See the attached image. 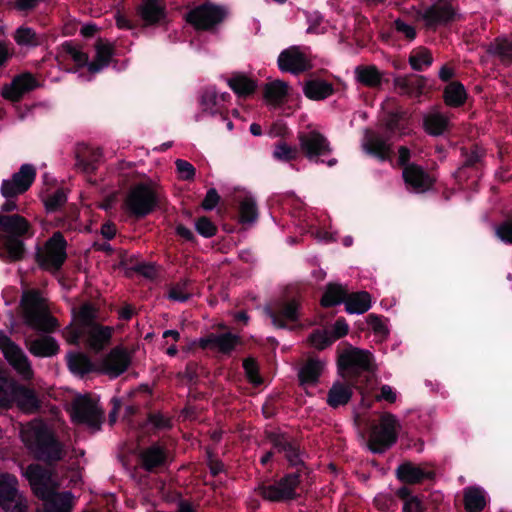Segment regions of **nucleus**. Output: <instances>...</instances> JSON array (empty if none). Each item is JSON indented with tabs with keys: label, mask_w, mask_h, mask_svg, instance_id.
<instances>
[{
	"label": "nucleus",
	"mask_w": 512,
	"mask_h": 512,
	"mask_svg": "<svg viewBox=\"0 0 512 512\" xmlns=\"http://www.w3.org/2000/svg\"><path fill=\"white\" fill-rule=\"evenodd\" d=\"M266 438L278 453H284L289 467L294 468L295 471L286 473L273 483L261 481L255 488V492L269 502L283 503L296 500L299 497L297 488L302 483L303 477L309 474V469L301 458L299 443L288 433L283 432L269 431L266 433Z\"/></svg>",
	"instance_id": "f257e3e1"
},
{
	"label": "nucleus",
	"mask_w": 512,
	"mask_h": 512,
	"mask_svg": "<svg viewBox=\"0 0 512 512\" xmlns=\"http://www.w3.org/2000/svg\"><path fill=\"white\" fill-rule=\"evenodd\" d=\"M19 435L32 458L48 467H54L67 455L65 443L43 419L20 424Z\"/></svg>",
	"instance_id": "f03ea898"
},
{
	"label": "nucleus",
	"mask_w": 512,
	"mask_h": 512,
	"mask_svg": "<svg viewBox=\"0 0 512 512\" xmlns=\"http://www.w3.org/2000/svg\"><path fill=\"white\" fill-rule=\"evenodd\" d=\"M408 117L403 110H394L385 113L380 121L382 133L366 130L363 148L367 154L380 161L391 160L393 155L392 144L394 137L405 134Z\"/></svg>",
	"instance_id": "7ed1b4c3"
},
{
	"label": "nucleus",
	"mask_w": 512,
	"mask_h": 512,
	"mask_svg": "<svg viewBox=\"0 0 512 512\" xmlns=\"http://www.w3.org/2000/svg\"><path fill=\"white\" fill-rule=\"evenodd\" d=\"M35 234L32 224L24 216L0 214V259L17 262L26 254L25 241Z\"/></svg>",
	"instance_id": "20e7f679"
},
{
	"label": "nucleus",
	"mask_w": 512,
	"mask_h": 512,
	"mask_svg": "<svg viewBox=\"0 0 512 512\" xmlns=\"http://www.w3.org/2000/svg\"><path fill=\"white\" fill-rule=\"evenodd\" d=\"M13 404L25 414H35L42 407L35 389L17 382L5 371H0V412L9 410Z\"/></svg>",
	"instance_id": "39448f33"
},
{
	"label": "nucleus",
	"mask_w": 512,
	"mask_h": 512,
	"mask_svg": "<svg viewBox=\"0 0 512 512\" xmlns=\"http://www.w3.org/2000/svg\"><path fill=\"white\" fill-rule=\"evenodd\" d=\"M24 322L30 328L44 333L54 332L59 324L52 316L38 290L24 291L20 299Z\"/></svg>",
	"instance_id": "423d86ee"
},
{
	"label": "nucleus",
	"mask_w": 512,
	"mask_h": 512,
	"mask_svg": "<svg viewBox=\"0 0 512 512\" xmlns=\"http://www.w3.org/2000/svg\"><path fill=\"white\" fill-rule=\"evenodd\" d=\"M160 204L157 192L146 183L134 185L128 192L124 201L127 213L135 218L142 219L151 214Z\"/></svg>",
	"instance_id": "0eeeda50"
},
{
	"label": "nucleus",
	"mask_w": 512,
	"mask_h": 512,
	"mask_svg": "<svg viewBox=\"0 0 512 512\" xmlns=\"http://www.w3.org/2000/svg\"><path fill=\"white\" fill-rule=\"evenodd\" d=\"M399 421L392 413L385 412L380 417L379 425L373 426L369 438L368 448L375 454H382L391 448L398 439Z\"/></svg>",
	"instance_id": "6e6552de"
},
{
	"label": "nucleus",
	"mask_w": 512,
	"mask_h": 512,
	"mask_svg": "<svg viewBox=\"0 0 512 512\" xmlns=\"http://www.w3.org/2000/svg\"><path fill=\"white\" fill-rule=\"evenodd\" d=\"M337 366L343 378L356 382L363 372L373 371V355L368 350L350 347L339 354Z\"/></svg>",
	"instance_id": "1a4fd4ad"
},
{
	"label": "nucleus",
	"mask_w": 512,
	"mask_h": 512,
	"mask_svg": "<svg viewBox=\"0 0 512 512\" xmlns=\"http://www.w3.org/2000/svg\"><path fill=\"white\" fill-rule=\"evenodd\" d=\"M486 157V149L478 143H472L460 148V166L453 176L458 183H464L471 177L478 176Z\"/></svg>",
	"instance_id": "9d476101"
},
{
	"label": "nucleus",
	"mask_w": 512,
	"mask_h": 512,
	"mask_svg": "<svg viewBox=\"0 0 512 512\" xmlns=\"http://www.w3.org/2000/svg\"><path fill=\"white\" fill-rule=\"evenodd\" d=\"M71 418L77 424L99 430L103 422V411L88 395H79L71 403Z\"/></svg>",
	"instance_id": "9b49d317"
},
{
	"label": "nucleus",
	"mask_w": 512,
	"mask_h": 512,
	"mask_svg": "<svg viewBox=\"0 0 512 512\" xmlns=\"http://www.w3.org/2000/svg\"><path fill=\"white\" fill-rule=\"evenodd\" d=\"M297 138L299 150L310 162H324L321 157L328 156L333 151L327 137L317 130L299 132Z\"/></svg>",
	"instance_id": "f8f14e48"
},
{
	"label": "nucleus",
	"mask_w": 512,
	"mask_h": 512,
	"mask_svg": "<svg viewBox=\"0 0 512 512\" xmlns=\"http://www.w3.org/2000/svg\"><path fill=\"white\" fill-rule=\"evenodd\" d=\"M67 241L60 231L54 232L46 242L44 254H37L39 266L45 270L58 271L67 259Z\"/></svg>",
	"instance_id": "ddd939ff"
},
{
	"label": "nucleus",
	"mask_w": 512,
	"mask_h": 512,
	"mask_svg": "<svg viewBox=\"0 0 512 512\" xmlns=\"http://www.w3.org/2000/svg\"><path fill=\"white\" fill-rule=\"evenodd\" d=\"M225 17V10L217 5L204 3L190 10L185 20L196 30L209 31L221 23Z\"/></svg>",
	"instance_id": "4468645a"
},
{
	"label": "nucleus",
	"mask_w": 512,
	"mask_h": 512,
	"mask_svg": "<svg viewBox=\"0 0 512 512\" xmlns=\"http://www.w3.org/2000/svg\"><path fill=\"white\" fill-rule=\"evenodd\" d=\"M36 178V169L32 164H23L10 179H4L0 193L4 198H17L32 186Z\"/></svg>",
	"instance_id": "2eb2a0df"
},
{
	"label": "nucleus",
	"mask_w": 512,
	"mask_h": 512,
	"mask_svg": "<svg viewBox=\"0 0 512 512\" xmlns=\"http://www.w3.org/2000/svg\"><path fill=\"white\" fill-rule=\"evenodd\" d=\"M241 343L239 336L226 332L222 334L209 333L207 336L202 337L198 340H193L188 346V350H193L195 347L201 349L217 350L224 355H230Z\"/></svg>",
	"instance_id": "dca6fc26"
},
{
	"label": "nucleus",
	"mask_w": 512,
	"mask_h": 512,
	"mask_svg": "<svg viewBox=\"0 0 512 512\" xmlns=\"http://www.w3.org/2000/svg\"><path fill=\"white\" fill-rule=\"evenodd\" d=\"M136 15L144 28L161 26L168 21L164 0H141L136 7Z\"/></svg>",
	"instance_id": "f3484780"
},
{
	"label": "nucleus",
	"mask_w": 512,
	"mask_h": 512,
	"mask_svg": "<svg viewBox=\"0 0 512 512\" xmlns=\"http://www.w3.org/2000/svg\"><path fill=\"white\" fill-rule=\"evenodd\" d=\"M140 467L148 473H156L169 465V452L165 445L154 442L143 448L139 455Z\"/></svg>",
	"instance_id": "a211bd4d"
},
{
	"label": "nucleus",
	"mask_w": 512,
	"mask_h": 512,
	"mask_svg": "<svg viewBox=\"0 0 512 512\" xmlns=\"http://www.w3.org/2000/svg\"><path fill=\"white\" fill-rule=\"evenodd\" d=\"M428 28L446 26L457 19V11L448 0H438L429 6L422 16Z\"/></svg>",
	"instance_id": "6ab92c4d"
},
{
	"label": "nucleus",
	"mask_w": 512,
	"mask_h": 512,
	"mask_svg": "<svg viewBox=\"0 0 512 512\" xmlns=\"http://www.w3.org/2000/svg\"><path fill=\"white\" fill-rule=\"evenodd\" d=\"M277 64L282 72H289L294 75H299L312 68L311 61L298 46L284 49L278 56Z\"/></svg>",
	"instance_id": "aec40b11"
},
{
	"label": "nucleus",
	"mask_w": 512,
	"mask_h": 512,
	"mask_svg": "<svg viewBox=\"0 0 512 512\" xmlns=\"http://www.w3.org/2000/svg\"><path fill=\"white\" fill-rule=\"evenodd\" d=\"M131 364V356L122 346L112 348L102 359L100 371L110 378H117L123 374Z\"/></svg>",
	"instance_id": "412c9836"
},
{
	"label": "nucleus",
	"mask_w": 512,
	"mask_h": 512,
	"mask_svg": "<svg viewBox=\"0 0 512 512\" xmlns=\"http://www.w3.org/2000/svg\"><path fill=\"white\" fill-rule=\"evenodd\" d=\"M18 481L15 476L5 473L0 475V507L5 512H26L27 507L16 501Z\"/></svg>",
	"instance_id": "4be33fe9"
},
{
	"label": "nucleus",
	"mask_w": 512,
	"mask_h": 512,
	"mask_svg": "<svg viewBox=\"0 0 512 512\" xmlns=\"http://www.w3.org/2000/svg\"><path fill=\"white\" fill-rule=\"evenodd\" d=\"M39 86L37 79L30 72L16 75L10 84L3 86L1 95L11 102H19L26 93H29Z\"/></svg>",
	"instance_id": "5701e85b"
},
{
	"label": "nucleus",
	"mask_w": 512,
	"mask_h": 512,
	"mask_svg": "<svg viewBox=\"0 0 512 512\" xmlns=\"http://www.w3.org/2000/svg\"><path fill=\"white\" fill-rule=\"evenodd\" d=\"M406 187L415 193H425L430 190L435 179L420 165L410 164L402 171Z\"/></svg>",
	"instance_id": "b1692460"
},
{
	"label": "nucleus",
	"mask_w": 512,
	"mask_h": 512,
	"mask_svg": "<svg viewBox=\"0 0 512 512\" xmlns=\"http://www.w3.org/2000/svg\"><path fill=\"white\" fill-rule=\"evenodd\" d=\"M25 346L33 356L40 358L55 356L60 350L58 342L50 335H43L38 338L26 337Z\"/></svg>",
	"instance_id": "393cba45"
},
{
	"label": "nucleus",
	"mask_w": 512,
	"mask_h": 512,
	"mask_svg": "<svg viewBox=\"0 0 512 512\" xmlns=\"http://www.w3.org/2000/svg\"><path fill=\"white\" fill-rule=\"evenodd\" d=\"M396 477L406 486L420 484L424 480H431L435 477V473L433 471L423 470L421 467L407 461L397 467Z\"/></svg>",
	"instance_id": "a878e982"
},
{
	"label": "nucleus",
	"mask_w": 512,
	"mask_h": 512,
	"mask_svg": "<svg viewBox=\"0 0 512 512\" xmlns=\"http://www.w3.org/2000/svg\"><path fill=\"white\" fill-rule=\"evenodd\" d=\"M427 79L417 74L397 76L394 78V86L400 95L420 97L423 94Z\"/></svg>",
	"instance_id": "bb28decb"
},
{
	"label": "nucleus",
	"mask_w": 512,
	"mask_h": 512,
	"mask_svg": "<svg viewBox=\"0 0 512 512\" xmlns=\"http://www.w3.org/2000/svg\"><path fill=\"white\" fill-rule=\"evenodd\" d=\"M300 303L293 298L288 302L282 303L279 310L267 309L266 313L270 317L273 325L277 328H286V321L296 322L299 318L298 311Z\"/></svg>",
	"instance_id": "cd10ccee"
},
{
	"label": "nucleus",
	"mask_w": 512,
	"mask_h": 512,
	"mask_svg": "<svg viewBox=\"0 0 512 512\" xmlns=\"http://www.w3.org/2000/svg\"><path fill=\"white\" fill-rule=\"evenodd\" d=\"M102 157V151L99 148H91L85 144H80L76 149L75 165L84 173H94L98 168V163Z\"/></svg>",
	"instance_id": "c85d7f7f"
},
{
	"label": "nucleus",
	"mask_w": 512,
	"mask_h": 512,
	"mask_svg": "<svg viewBox=\"0 0 512 512\" xmlns=\"http://www.w3.org/2000/svg\"><path fill=\"white\" fill-rule=\"evenodd\" d=\"M355 79L361 85L379 89L383 83V74L375 65H358L355 70Z\"/></svg>",
	"instance_id": "c756f323"
},
{
	"label": "nucleus",
	"mask_w": 512,
	"mask_h": 512,
	"mask_svg": "<svg viewBox=\"0 0 512 512\" xmlns=\"http://www.w3.org/2000/svg\"><path fill=\"white\" fill-rule=\"evenodd\" d=\"M227 84L240 98H248L252 96L257 89V81L241 72L233 73L227 80Z\"/></svg>",
	"instance_id": "7c9ffc66"
},
{
	"label": "nucleus",
	"mask_w": 512,
	"mask_h": 512,
	"mask_svg": "<svg viewBox=\"0 0 512 512\" xmlns=\"http://www.w3.org/2000/svg\"><path fill=\"white\" fill-rule=\"evenodd\" d=\"M353 396L352 387L344 382L335 381L327 393V404L333 408H339L349 403Z\"/></svg>",
	"instance_id": "2f4dec72"
},
{
	"label": "nucleus",
	"mask_w": 512,
	"mask_h": 512,
	"mask_svg": "<svg viewBox=\"0 0 512 512\" xmlns=\"http://www.w3.org/2000/svg\"><path fill=\"white\" fill-rule=\"evenodd\" d=\"M113 328L99 323L87 328L84 334L88 337L89 346L96 352L101 351L111 340Z\"/></svg>",
	"instance_id": "473e14b6"
},
{
	"label": "nucleus",
	"mask_w": 512,
	"mask_h": 512,
	"mask_svg": "<svg viewBox=\"0 0 512 512\" xmlns=\"http://www.w3.org/2000/svg\"><path fill=\"white\" fill-rule=\"evenodd\" d=\"M335 92L332 83L321 79H311L305 82L303 86L304 95L314 101L324 100Z\"/></svg>",
	"instance_id": "72a5a7b5"
},
{
	"label": "nucleus",
	"mask_w": 512,
	"mask_h": 512,
	"mask_svg": "<svg viewBox=\"0 0 512 512\" xmlns=\"http://www.w3.org/2000/svg\"><path fill=\"white\" fill-rule=\"evenodd\" d=\"M467 97L465 86L460 81L449 82L443 90L444 103L451 108L462 107L466 103Z\"/></svg>",
	"instance_id": "f704fd0d"
},
{
	"label": "nucleus",
	"mask_w": 512,
	"mask_h": 512,
	"mask_svg": "<svg viewBox=\"0 0 512 512\" xmlns=\"http://www.w3.org/2000/svg\"><path fill=\"white\" fill-rule=\"evenodd\" d=\"M199 105L203 112L211 115L219 114L222 120H226L227 117L223 116V106L220 104L218 92L215 87H206L202 90Z\"/></svg>",
	"instance_id": "c9c22d12"
},
{
	"label": "nucleus",
	"mask_w": 512,
	"mask_h": 512,
	"mask_svg": "<svg viewBox=\"0 0 512 512\" xmlns=\"http://www.w3.org/2000/svg\"><path fill=\"white\" fill-rule=\"evenodd\" d=\"M348 289L339 283L329 282L320 299V304L324 308H331L344 303L348 296Z\"/></svg>",
	"instance_id": "e433bc0d"
},
{
	"label": "nucleus",
	"mask_w": 512,
	"mask_h": 512,
	"mask_svg": "<svg viewBox=\"0 0 512 512\" xmlns=\"http://www.w3.org/2000/svg\"><path fill=\"white\" fill-rule=\"evenodd\" d=\"M324 363L315 358H309L298 372L301 385H315L322 374Z\"/></svg>",
	"instance_id": "4c0bfd02"
},
{
	"label": "nucleus",
	"mask_w": 512,
	"mask_h": 512,
	"mask_svg": "<svg viewBox=\"0 0 512 512\" xmlns=\"http://www.w3.org/2000/svg\"><path fill=\"white\" fill-rule=\"evenodd\" d=\"M67 366L71 373L81 377L96 370L90 357L82 352H70L67 355Z\"/></svg>",
	"instance_id": "58836bf2"
},
{
	"label": "nucleus",
	"mask_w": 512,
	"mask_h": 512,
	"mask_svg": "<svg viewBox=\"0 0 512 512\" xmlns=\"http://www.w3.org/2000/svg\"><path fill=\"white\" fill-rule=\"evenodd\" d=\"M98 309L92 303H84L76 315L79 327L74 331L75 340H78L87 328L96 324Z\"/></svg>",
	"instance_id": "ea45409f"
},
{
	"label": "nucleus",
	"mask_w": 512,
	"mask_h": 512,
	"mask_svg": "<svg viewBox=\"0 0 512 512\" xmlns=\"http://www.w3.org/2000/svg\"><path fill=\"white\" fill-rule=\"evenodd\" d=\"M344 305L349 314H363L371 307V295L367 291L348 292Z\"/></svg>",
	"instance_id": "a19ab883"
},
{
	"label": "nucleus",
	"mask_w": 512,
	"mask_h": 512,
	"mask_svg": "<svg viewBox=\"0 0 512 512\" xmlns=\"http://www.w3.org/2000/svg\"><path fill=\"white\" fill-rule=\"evenodd\" d=\"M5 359L24 380L32 379L33 370L31 363L20 347L12 354L7 355Z\"/></svg>",
	"instance_id": "79ce46f5"
},
{
	"label": "nucleus",
	"mask_w": 512,
	"mask_h": 512,
	"mask_svg": "<svg viewBox=\"0 0 512 512\" xmlns=\"http://www.w3.org/2000/svg\"><path fill=\"white\" fill-rule=\"evenodd\" d=\"M486 52L489 55L497 56L500 61L508 66L512 64V41L504 37H497L489 43Z\"/></svg>",
	"instance_id": "37998d69"
},
{
	"label": "nucleus",
	"mask_w": 512,
	"mask_h": 512,
	"mask_svg": "<svg viewBox=\"0 0 512 512\" xmlns=\"http://www.w3.org/2000/svg\"><path fill=\"white\" fill-rule=\"evenodd\" d=\"M463 501L467 512H481L486 506L484 492L478 487L466 488Z\"/></svg>",
	"instance_id": "c03bdc74"
},
{
	"label": "nucleus",
	"mask_w": 512,
	"mask_h": 512,
	"mask_svg": "<svg viewBox=\"0 0 512 512\" xmlns=\"http://www.w3.org/2000/svg\"><path fill=\"white\" fill-rule=\"evenodd\" d=\"M288 89L289 86L286 82L275 80L264 86L263 97L270 103L280 104L285 100Z\"/></svg>",
	"instance_id": "a18cd8bd"
},
{
	"label": "nucleus",
	"mask_w": 512,
	"mask_h": 512,
	"mask_svg": "<svg viewBox=\"0 0 512 512\" xmlns=\"http://www.w3.org/2000/svg\"><path fill=\"white\" fill-rule=\"evenodd\" d=\"M396 496L404 502L403 512H425L426 508L422 500L412 494V490L407 486H402L396 491Z\"/></svg>",
	"instance_id": "49530a36"
},
{
	"label": "nucleus",
	"mask_w": 512,
	"mask_h": 512,
	"mask_svg": "<svg viewBox=\"0 0 512 512\" xmlns=\"http://www.w3.org/2000/svg\"><path fill=\"white\" fill-rule=\"evenodd\" d=\"M449 120L441 113H433L424 117L425 131L431 136H440L448 128Z\"/></svg>",
	"instance_id": "de8ad7c7"
},
{
	"label": "nucleus",
	"mask_w": 512,
	"mask_h": 512,
	"mask_svg": "<svg viewBox=\"0 0 512 512\" xmlns=\"http://www.w3.org/2000/svg\"><path fill=\"white\" fill-rule=\"evenodd\" d=\"M433 63L431 52L424 47H420L411 51L409 55V64L415 71H423L430 67Z\"/></svg>",
	"instance_id": "09e8293b"
},
{
	"label": "nucleus",
	"mask_w": 512,
	"mask_h": 512,
	"mask_svg": "<svg viewBox=\"0 0 512 512\" xmlns=\"http://www.w3.org/2000/svg\"><path fill=\"white\" fill-rule=\"evenodd\" d=\"M59 49L61 56H69L79 68L88 64V54L81 51L73 41L63 42Z\"/></svg>",
	"instance_id": "8fccbe9b"
},
{
	"label": "nucleus",
	"mask_w": 512,
	"mask_h": 512,
	"mask_svg": "<svg viewBox=\"0 0 512 512\" xmlns=\"http://www.w3.org/2000/svg\"><path fill=\"white\" fill-rule=\"evenodd\" d=\"M71 492L55 494L45 504L44 512H71Z\"/></svg>",
	"instance_id": "3c124183"
},
{
	"label": "nucleus",
	"mask_w": 512,
	"mask_h": 512,
	"mask_svg": "<svg viewBox=\"0 0 512 512\" xmlns=\"http://www.w3.org/2000/svg\"><path fill=\"white\" fill-rule=\"evenodd\" d=\"M258 218V207L252 197H245L239 205V221L242 224L252 223Z\"/></svg>",
	"instance_id": "603ef678"
},
{
	"label": "nucleus",
	"mask_w": 512,
	"mask_h": 512,
	"mask_svg": "<svg viewBox=\"0 0 512 512\" xmlns=\"http://www.w3.org/2000/svg\"><path fill=\"white\" fill-rule=\"evenodd\" d=\"M14 40L20 46L36 47L40 44L36 32L25 26H21L15 31Z\"/></svg>",
	"instance_id": "864d4df0"
},
{
	"label": "nucleus",
	"mask_w": 512,
	"mask_h": 512,
	"mask_svg": "<svg viewBox=\"0 0 512 512\" xmlns=\"http://www.w3.org/2000/svg\"><path fill=\"white\" fill-rule=\"evenodd\" d=\"M129 263H132V258L128 259L125 255L121 257L120 266L126 269H131L144 276L145 278H153L155 276V266L147 262H137L133 266L129 267Z\"/></svg>",
	"instance_id": "5fc2aeb1"
},
{
	"label": "nucleus",
	"mask_w": 512,
	"mask_h": 512,
	"mask_svg": "<svg viewBox=\"0 0 512 512\" xmlns=\"http://www.w3.org/2000/svg\"><path fill=\"white\" fill-rule=\"evenodd\" d=\"M146 423L154 430H169L173 426L171 417L166 416L159 411L149 412L147 414Z\"/></svg>",
	"instance_id": "6e6d98bb"
},
{
	"label": "nucleus",
	"mask_w": 512,
	"mask_h": 512,
	"mask_svg": "<svg viewBox=\"0 0 512 512\" xmlns=\"http://www.w3.org/2000/svg\"><path fill=\"white\" fill-rule=\"evenodd\" d=\"M298 154L299 150L297 147L290 146L284 141H279L275 145L273 152L274 158L286 162L297 159Z\"/></svg>",
	"instance_id": "4d7b16f0"
},
{
	"label": "nucleus",
	"mask_w": 512,
	"mask_h": 512,
	"mask_svg": "<svg viewBox=\"0 0 512 512\" xmlns=\"http://www.w3.org/2000/svg\"><path fill=\"white\" fill-rule=\"evenodd\" d=\"M242 365L249 383L255 386H259L263 383L258 363L254 358L248 357L244 359Z\"/></svg>",
	"instance_id": "13d9d810"
},
{
	"label": "nucleus",
	"mask_w": 512,
	"mask_h": 512,
	"mask_svg": "<svg viewBox=\"0 0 512 512\" xmlns=\"http://www.w3.org/2000/svg\"><path fill=\"white\" fill-rule=\"evenodd\" d=\"M310 344L317 350H324L334 343L331 335L326 330L316 329L309 335Z\"/></svg>",
	"instance_id": "bf43d9fd"
},
{
	"label": "nucleus",
	"mask_w": 512,
	"mask_h": 512,
	"mask_svg": "<svg viewBox=\"0 0 512 512\" xmlns=\"http://www.w3.org/2000/svg\"><path fill=\"white\" fill-rule=\"evenodd\" d=\"M396 498V494L379 493L374 498V504L380 511L394 512L398 507Z\"/></svg>",
	"instance_id": "052dcab7"
},
{
	"label": "nucleus",
	"mask_w": 512,
	"mask_h": 512,
	"mask_svg": "<svg viewBox=\"0 0 512 512\" xmlns=\"http://www.w3.org/2000/svg\"><path fill=\"white\" fill-rule=\"evenodd\" d=\"M67 201V195L63 189H57L54 193L48 195L44 200L45 209L48 213L56 212Z\"/></svg>",
	"instance_id": "680f3d73"
},
{
	"label": "nucleus",
	"mask_w": 512,
	"mask_h": 512,
	"mask_svg": "<svg viewBox=\"0 0 512 512\" xmlns=\"http://www.w3.org/2000/svg\"><path fill=\"white\" fill-rule=\"evenodd\" d=\"M189 283L190 281L185 279L173 285L169 289V299L181 303L188 301L191 297V293L187 291V286L189 285Z\"/></svg>",
	"instance_id": "e2e57ef3"
},
{
	"label": "nucleus",
	"mask_w": 512,
	"mask_h": 512,
	"mask_svg": "<svg viewBox=\"0 0 512 512\" xmlns=\"http://www.w3.org/2000/svg\"><path fill=\"white\" fill-rule=\"evenodd\" d=\"M96 49V55L94 58V61L100 63L104 67H107L114 54V49L110 44L102 43L101 40H99L95 46Z\"/></svg>",
	"instance_id": "0e129e2a"
},
{
	"label": "nucleus",
	"mask_w": 512,
	"mask_h": 512,
	"mask_svg": "<svg viewBox=\"0 0 512 512\" xmlns=\"http://www.w3.org/2000/svg\"><path fill=\"white\" fill-rule=\"evenodd\" d=\"M367 325L373 330L374 334L386 338L389 335V330L384 323L383 316L371 313L366 317Z\"/></svg>",
	"instance_id": "69168bd1"
},
{
	"label": "nucleus",
	"mask_w": 512,
	"mask_h": 512,
	"mask_svg": "<svg viewBox=\"0 0 512 512\" xmlns=\"http://www.w3.org/2000/svg\"><path fill=\"white\" fill-rule=\"evenodd\" d=\"M27 480L32 485L42 484L46 478V470L36 463L29 464L24 473Z\"/></svg>",
	"instance_id": "338daca9"
},
{
	"label": "nucleus",
	"mask_w": 512,
	"mask_h": 512,
	"mask_svg": "<svg viewBox=\"0 0 512 512\" xmlns=\"http://www.w3.org/2000/svg\"><path fill=\"white\" fill-rule=\"evenodd\" d=\"M196 231L205 238H211L217 233V226L207 217L201 216L195 222Z\"/></svg>",
	"instance_id": "774afa93"
}]
</instances>
